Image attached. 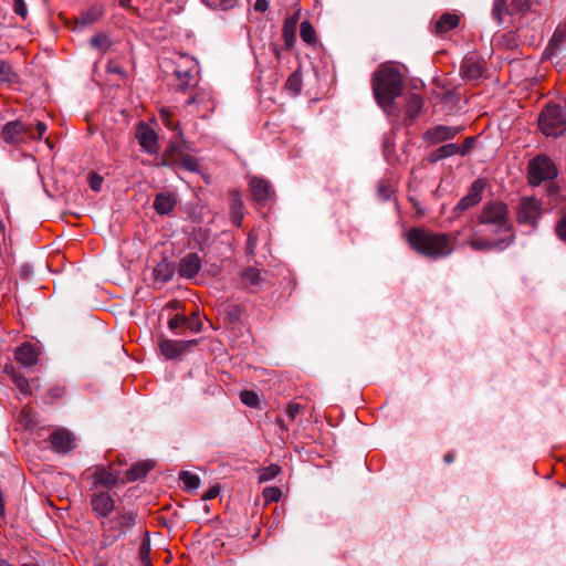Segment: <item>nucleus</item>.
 Segmentation results:
<instances>
[{
	"label": "nucleus",
	"instance_id": "54",
	"mask_svg": "<svg viewBox=\"0 0 566 566\" xmlns=\"http://www.w3.org/2000/svg\"><path fill=\"white\" fill-rule=\"evenodd\" d=\"M65 394V387L54 386L48 391V397L53 401L54 399L61 398Z\"/></svg>",
	"mask_w": 566,
	"mask_h": 566
},
{
	"label": "nucleus",
	"instance_id": "37",
	"mask_svg": "<svg viewBox=\"0 0 566 566\" xmlns=\"http://www.w3.org/2000/svg\"><path fill=\"white\" fill-rule=\"evenodd\" d=\"M175 75L178 80L177 90L178 91H185L188 86H190V83L192 81V73L190 70L186 71H175Z\"/></svg>",
	"mask_w": 566,
	"mask_h": 566
},
{
	"label": "nucleus",
	"instance_id": "55",
	"mask_svg": "<svg viewBox=\"0 0 566 566\" xmlns=\"http://www.w3.org/2000/svg\"><path fill=\"white\" fill-rule=\"evenodd\" d=\"M186 316L176 314L172 318L169 319L168 326L171 331H175L179 326H185Z\"/></svg>",
	"mask_w": 566,
	"mask_h": 566
},
{
	"label": "nucleus",
	"instance_id": "31",
	"mask_svg": "<svg viewBox=\"0 0 566 566\" xmlns=\"http://www.w3.org/2000/svg\"><path fill=\"white\" fill-rule=\"evenodd\" d=\"M151 468L153 465L148 462L135 464L127 471V478L132 481L142 479L151 470Z\"/></svg>",
	"mask_w": 566,
	"mask_h": 566
},
{
	"label": "nucleus",
	"instance_id": "53",
	"mask_svg": "<svg viewBox=\"0 0 566 566\" xmlns=\"http://www.w3.org/2000/svg\"><path fill=\"white\" fill-rule=\"evenodd\" d=\"M286 87L295 94L298 93L301 90L300 78L295 75L290 76L286 82Z\"/></svg>",
	"mask_w": 566,
	"mask_h": 566
},
{
	"label": "nucleus",
	"instance_id": "26",
	"mask_svg": "<svg viewBox=\"0 0 566 566\" xmlns=\"http://www.w3.org/2000/svg\"><path fill=\"white\" fill-rule=\"evenodd\" d=\"M174 112L163 107L159 112V118L163 124L170 130L176 132V138L174 140L184 142V133L178 122L172 120Z\"/></svg>",
	"mask_w": 566,
	"mask_h": 566
},
{
	"label": "nucleus",
	"instance_id": "61",
	"mask_svg": "<svg viewBox=\"0 0 566 566\" xmlns=\"http://www.w3.org/2000/svg\"><path fill=\"white\" fill-rule=\"evenodd\" d=\"M269 7L268 0H256L254 3V9L256 11L264 12Z\"/></svg>",
	"mask_w": 566,
	"mask_h": 566
},
{
	"label": "nucleus",
	"instance_id": "49",
	"mask_svg": "<svg viewBox=\"0 0 566 566\" xmlns=\"http://www.w3.org/2000/svg\"><path fill=\"white\" fill-rule=\"evenodd\" d=\"M103 177L97 174H91L88 178L90 187L94 191H99L103 185Z\"/></svg>",
	"mask_w": 566,
	"mask_h": 566
},
{
	"label": "nucleus",
	"instance_id": "14",
	"mask_svg": "<svg viewBox=\"0 0 566 566\" xmlns=\"http://www.w3.org/2000/svg\"><path fill=\"white\" fill-rule=\"evenodd\" d=\"M136 138L142 149L149 154L155 155L159 150L158 137L156 132L147 124L140 123L136 129Z\"/></svg>",
	"mask_w": 566,
	"mask_h": 566
},
{
	"label": "nucleus",
	"instance_id": "41",
	"mask_svg": "<svg viewBox=\"0 0 566 566\" xmlns=\"http://www.w3.org/2000/svg\"><path fill=\"white\" fill-rule=\"evenodd\" d=\"M280 472H281V469L279 465L271 464V465L264 468L260 472L259 480H260V482L271 481V480L275 479Z\"/></svg>",
	"mask_w": 566,
	"mask_h": 566
},
{
	"label": "nucleus",
	"instance_id": "50",
	"mask_svg": "<svg viewBox=\"0 0 566 566\" xmlns=\"http://www.w3.org/2000/svg\"><path fill=\"white\" fill-rule=\"evenodd\" d=\"M301 412V405L296 402H290L285 408V413L291 420H294Z\"/></svg>",
	"mask_w": 566,
	"mask_h": 566
},
{
	"label": "nucleus",
	"instance_id": "3",
	"mask_svg": "<svg viewBox=\"0 0 566 566\" xmlns=\"http://www.w3.org/2000/svg\"><path fill=\"white\" fill-rule=\"evenodd\" d=\"M137 518L136 511L120 507L116 510L114 515L101 521V547H111L117 541L130 534L137 524Z\"/></svg>",
	"mask_w": 566,
	"mask_h": 566
},
{
	"label": "nucleus",
	"instance_id": "57",
	"mask_svg": "<svg viewBox=\"0 0 566 566\" xmlns=\"http://www.w3.org/2000/svg\"><path fill=\"white\" fill-rule=\"evenodd\" d=\"M46 132V125L42 122H38L35 127L33 128L34 137H32V140H39L43 137V135Z\"/></svg>",
	"mask_w": 566,
	"mask_h": 566
},
{
	"label": "nucleus",
	"instance_id": "64",
	"mask_svg": "<svg viewBox=\"0 0 566 566\" xmlns=\"http://www.w3.org/2000/svg\"><path fill=\"white\" fill-rule=\"evenodd\" d=\"M528 0H513V3H515L520 9H523L527 6Z\"/></svg>",
	"mask_w": 566,
	"mask_h": 566
},
{
	"label": "nucleus",
	"instance_id": "19",
	"mask_svg": "<svg viewBox=\"0 0 566 566\" xmlns=\"http://www.w3.org/2000/svg\"><path fill=\"white\" fill-rule=\"evenodd\" d=\"M201 269V260L197 253H188L179 261L178 273L184 279L195 277Z\"/></svg>",
	"mask_w": 566,
	"mask_h": 566
},
{
	"label": "nucleus",
	"instance_id": "60",
	"mask_svg": "<svg viewBox=\"0 0 566 566\" xmlns=\"http://www.w3.org/2000/svg\"><path fill=\"white\" fill-rule=\"evenodd\" d=\"M409 200H410V202L412 203V207L416 209L417 213H418L419 216H423V214H424V212H426V210H424L423 206H422L418 200H416V199H415V198H412V197H409Z\"/></svg>",
	"mask_w": 566,
	"mask_h": 566
},
{
	"label": "nucleus",
	"instance_id": "22",
	"mask_svg": "<svg viewBox=\"0 0 566 566\" xmlns=\"http://www.w3.org/2000/svg\"><path fill=\"white\" fill-rule=\"evenodd\" d=\"M104 14V7L99 3H94L86 10L82 11L80 17L76 18V27H87L98 21Z\"/></svg>",
	"mask_w": 566,
	"mask_h": 566
},
{
	"label": "nucleus",
	"instance_id": "10",
	"mask_svg": "<svg viewBox=\"0 0 566 566\" xmlns=\"http://www.w3.org/2000/svg\"><path fill=\"white\" fill-rule=\"evenodd\" d=\"M90 505L94 516L103 521L115 511L116 501L108 490H95L90 496Z\"/></svg>",
	"mask_w": 566,
	"mask_h": 566
},
{
	"label": "nucleus",
	"instance_id": "58",
	"mask_svg": "<svg viewBox=\"0 0 566 566\" xmlns=\"http://www.w3.org/2000/svg\"><path fill=\"white\" fill-rule=\"evenodd\" d=\"M378 195L381 199L388 200L392 195V188L389 185L380 184L378 186Z\"/></svg>",
	"mask_w": 566,
	"mask_h": 566
},
{
	"label": "nucleus",
	"instance_id": "29",
	"mask_svg": "<svg viewBox=\"0 0 566 566\" xmlns=\"http://www.w3.org/2000/svg\"><path fill=\"white\" fill-rule=\"evenodd\" d=\"M423 107V99L417 95L412 94L407 102L406 114L410 119H415L419 116L421 109Z\"/></svg>",
	"mask_w": 566,
	"mask_h": 566
},
{
	"label": "nucleus",
	"instance_id": "39",
	"mask_svg": "<svg viewBox=\"0 0 566 566\" xmlns=\"http://www.w3.org/2000/svg\"><path fill=\"white\" fill-rule=\"evenodd\" d=\"M296 25L297 24L293 23V21L287 22L284 20L282 32H283V38H284L285 44L287 46H291L294 42Z\"/></svg>",
	"mask_w": 566,
	"mask_h": 566
},
{
	"label": "nucleus",
	"instance_id": "63",
	"mask_svg": "<svg viewBox=\"0 0 566 566\" xmlns=\"http://www.w3.org/2000/svg\"><path fill=\"white\" fill-rule=\"evenodd\" d=\"M300 10L295 11L292 15L287 17L285 19V21L287 22H291L293 21V23L297 24L298 20H300Z\"/></svg>",
	"mask_w": 566,
	"mask_h": 566
},
{
	"label": "nucleus",
	"instance_id": "48",
	"mask_svg": "<svg viewBox=\"0 0 566 566\" xmlns=\"http://www.w3.org/2000/svg\"><path fill=\"white\" fill-rule=\"evenodd\" d=\"M13 11L21 18H25L28 14L27 6L23 0H12Z\"/></svg>",
	"mask_w": 566,
	"mask_h": 566
},
{
	"label": "nucleus",
	"instance_id": "18",
	"mask_svg": "<svg viewBox=\"0 0 566 566\" xmlns=\"http://www.w3.org/2000/svg\"><path fill=\"white\" fill-rule=\"evenodd\" d=\"M92 486L91 490H101L99 488H104L106 490H111L117 483L118 476L113 473L109 468H97L95 472L91 475Z\"/></svg>",
	"mask_w": 566,
	"mask_h": 566
},
{
	"label": "nucleus",
	"instance_id": "9",
	"mask_svg": "<svg viewBox=\"0 0 566 566\" xmlns=\"http://www.w3.org/2000/svg\"><path fill=\"white\" fill-rule=\"evenodd\" d=\"M543 213L542 202L535 197H523L516 208L517 221L535 228Z\"/></svg>",
	"mask_w": 566,
	"mask_h": 566
},
{
	"label": "nucleus",
	"instance_id": "62",
	"mask_svg": "<svg viewBox=\"0 0 566 566\" xmlns=\"http://www.w3.org/2000/svg\"><path fill=\"white\" fill-rule=\"evenodd\" d=\"M107 72L108 73H116V74H120L122 73V70L118 65L114 64V63H108L107 64Z\"/></svg>",
	"mask_w": 566,
	"mask_h": 566
},
{
	"label": "nucleus",
	"instance_id": "32",
	"mask_svg": "<svg viewBox=\"0 0 566 566\" xmlns=\"http://www.w3.org/2000/svg\"><path fill=\"white\" fill-rule=\"evenodd\" d=\"M242 282L244 285L255 286L262 281L260 270L256 268H248L242 273Z\"/></svg>",
	"mask_w": 566,
	"mask_h": 566
},
{
	"label": "nucleus",
	"instance_id": "23",
	"mask_svg": "<svg viewBox=\"0 0 566 566\" xmlns=\"http://www.w3.org/2000/svg\"><path fill=\"white\" fill-rule=\"evenodd\" d=\"M175 274V266L171 262L163 260L154 269L153 275L156 282L161 284L170 281Z\"/></svg>",
	"mask_w": 566,
	"mask_h": 566
},
{
	"label": "nucleus",
	"instance_id": "42",
	"mask_svg": "<svg viewBox=\"0 0 566 566\" xmlns=\"http://www.w3.org/2000/svg\"><path fill=\"white\" fill-rule=\"evenodd\" d=\"M506 11L505 0H494L492 8L493 19L501 24L503 22V13Z\"/></svg>",
	"mask_w": 566,
	"mask_h": 566
},
{
	"label": "nucleus",
	"instance_id": "30",
	"mask_svg": "<svg viewBox=\"0 0 566 566\" xmlns=\"http://www.w3.org/2000/svg\"><path fill=\"white\" fill-rule=\"evenodd\" d=\"M179 480L182 482L184 489L188 492L196 491L200 485L199 476L189 471H181Z\"/></svg>",
	"mask_w": 566,
	"mask_h": 566
},
{
	"label": "nucleus",
	"instance_id": "21",
	"mask_svg": "<svg viewBox=\"0 0 566 566\" xmlns=\"http://www.w3.org/2000/svg\"><path fill=\"white\" fill-rule=\"evenodd\" d=\"M506 239H502L496 237L493 240L484 239V238H475L468 242V244L475 251H490L493 249L503 250L510 245Z\"/></svg>",
	"mask_w": 566,
	"mask_h": 566
},
{
	"label": "nucleus",
	"instance_id": "43",
	"mask_svg": "<svg viewBox=\"0 0 566 566\" xmlns=\"http://www.w3.org/2000/svg\"><path fill=\"white\" fill-rule=\"evenodd\" d=\"M185 326L192 333H199L202 328V323L199 317V313L195 312L189 317H186Z\"/></svg>",
	"mask_w": 566,
	"mask_h": 566
},
{
	"label": "nucleus",
	"instance_id": "38",
	"mask_svg": "<svg viewBox=\"0 0 566 566\" xmlns=\"http://www.w3.org/2000/svg\"><path fill=\"white\" fill-rule=\"evenodd\" d=\"M90 43H91L92 48H94L96 50H101V51H106L111 45L109 38L103 32L97 33L94 36H92Z\"/></svg>",
	"mask_w": 566,
	"mask_h": 566
},
{
	"label": "nucleus",
	"instance_id": "20",
	"mask_svg": "<svg viewBox=\"0 0 566 566\" xmlns=\"http://www.w3.org/2000/svg\"><path fill=\"white\" fill-rule=\"evenodd\" d=\"M40 349L31 343L21 344L15 350V359L24 367H31L39 360Z\"/></svg>",
	"mask_w": 566,
	"mask_h": 566
},
{
	"label": "nucleus",
	"instance_id": "25",
	"mask_svg": "<svg viewBox=\"0 0 566 566\" xmlns=\"http://www.w3.org/2000/svg\"><path fill=\"white\" fill-rule=\"evenodd\" d=\"M6 371L10 376L11 381L18 388L19 392L23 396L31 395V386L27 377L22 374L17 373V370L12 366H7Z\"/></svg>",
	"mask_w": 566,
	"mask_h": 566
},
{
	"label": "nucleus",
	"instance_id": "17",
	"mask_svg": "<svg viewBox=\"0 0 566 566\" xmlns=\"http://www.w3.org/2000/svg\"><path fill=\"white\" fill-rule=\"evenodd\" d=\"M197 344V340H174L163 339L159 342V349L161 355L167 359H174L184 354L190 346Z\"/></svg>",
	"mask_w": 566,
	"mask_h": 566
},
{
	"label": "nucleus",
	"instance_id": "44",
	"mask_svg": "<svg viewBox=\"0 0 566 566\" xmlns=\"http://www.w3.org/2000/svg\"><path fill=\"white\" fill-rule=\"evenodd\" d=\"M15 74L11 65L4 61H0V82H12Z\"/></svg>",
	"mask_w": 566,
	"mask_h": 566
},
{
	"label": "nucleus",
	"instance_id": "13",
	"mask_svg": "<svg viewBox=\"0 0 566 566\" xmlns=\"http://www.w3.org/2000/svg\"><path fill=\"white\" fill-rule=\"evenodd\" d=\"M250 191L253 200L261 206H268L274 202L275 192L273 187L263 178L252 177L250 180Z\"/></svg>",
	"mask_w": 566,
	"mask_h": 566
},
{
	"label": "nucleus",
	"instance_id": "12",
	"mask_svg": "<svg viewBox=\"0 0 566 566\" xmlns=\"http://www.w3.org/2000/svg\"><path fill=\"white\" fill-rule=\"evenodd\" d=\"M187 106H195L199 117L206 118L216 108V101L212 92L206 88H198L192 96L186 101Z\"/></svg>",
	"mask_w": 566,
	"mask_h": 566
},
{
	"label": "nucleus",
	"instance_id": "2",
	"mask_svg": "<svg viewBox=\"0 0 566 566\" xmlns=\"http://www.w3.org/2000/svg\"><path fill=\"white\" fill-rule=\"evenodd\" d=\"M403 75L392 63L381 64L371 77V88L377 104L390 114L394 102L402 93Z\"/></svg>",
	"mask_w": 566,
	"mask_h": 566
},
{
	"label": "nucleus",
	"instance_id": "5",
	"mask_svg": "<svg viewBox=\"0 0 566 566\" xmlns=\"http://www.w3.org/2000/svg\"><path fill=\"white\" fill-rule=\"evenodd\" d=\"M184 144L185 140H170L167 149L161 156V165L177 169H185L190 172L198 171L199 165L197 158L182 150Z\"/></svg>",
	"mask_w": 566,
	"mask_h": 566
},
{
	"label": "nucleus",
	"instance_id": "11",
	"mask_svg": "<svg viewBox=\"0 0 566 566\" xmlns=\"http://www.w3.org/2000/svg\"><path fill=\"white\" fill-rule=\"evenodd\" d=\"M460 74L467 82L479 83L486 77L484 60L475 54L465 55L461 63Z\"/></svg>",
	"mask_w": 566,
	"mask_h": 566
},
{
	"label": "nucleus",
	"instance_id": "7",
	"mask_svg": "<svg viewBox=\"0 0 566 566\" xmlns=\"http://www.w3.org/2000/svg\"><path fill=\"white\" fill-rule=\"evenodd\" d=\"M557 168L546 155H538L528 164V181L532 186H538L545 180L557 177Z\"/></svg>",
	"mask_w": 566,
	"mask_h": 566
},
{
	"label": "nucleus",
	"instance_id": "51",
	"mask_svg": "<svg viewBox=\"0 0 566 566\" xmlns=\"http://www.w3.org/2000/svg\"><path fill=\"white\" fill-rule=\"evenodd\" d=\"M263 495L268 501L276 502L281 496V491L277 488H265Z\"/></svg>",
	"mask_w": 566,
	"mask_h": 566
},
{
	"label": "nucleus",
	"instance_id": "36",
	"mask_svg": "<svg viewBox=\"0 0 566 566\" xmlns=\"http://www.w3.org/2000/svg\"><path fill=\"white\" fill-rule=\"evenodd\" d=\"M139 557L140 562L144 566H153L150 560V539L148 532L145 534V538L143 539L139 547Z\"/></svg>",
	"mask_w": 566,
	"mask_h": 566
},
{
	"label": "nucleus",
	"instance_id": "8",
	"mask_svg": "<svg viewBox=\"0 0 566 566\" xmlns=\"http://www.w3.org/2000/svg\"><path fill=\"white\" fill-rule=\"evenodd\" d=\"M32 137H34L32 125L24 124L20 119L8 122L1 130L2 140L10 145L27 144Z\"/></svg>",
	"mask_w": 566,
	"mask_h": 566
},
{
	"label": "nucleus",
	"instance_id": "34",
	"mask_svg": "<svg viewBox=\"0 0 566 566\" xmlns=\"http://www.w3.org/2000/svg\"><path fill=\"white\" fill-rule=\"evenodd\" d=\"M231 210H232V222L235 226L240 227L242 219H243V214H244V211H243L244 208H243V203H242L241 199L239 198V196H235L232 198Z\"/></svg>",
	"mask_w": 566,
	"mask_h": 566
},
{
	"label": "nucleus",
	"instance_id": "59",
	"mask_svg": "<svg viewBox=\"0 0 566 566\" xmlns=\"http://www.w3.org/2000/svg\"><path fill=\"white\" fill-rule=\"evenodd\" d=\"M219 493H220V486L213 485L203 493L202 500L208 501V500L216 499L219 495Z\"/></svg>",
	"mask_w": 566,
	"mask_h": 566
},
{
	"label": "nucleus",
	"instance_id": "15",
	"mask_svg": "<svg viewBox=\"0 0 566 566\" xmlns=\"http://www.w3.org/2000/svg\"><path fill=\"white\" fill-rule=\"evenodd\" d=\"M51 446L57 453H67L75 448L76 439L74 434L66 429H56L50 436Z\"/></svg>",
	"mask_w": 566,
	"mask_h": 566
},
{
	"label": "nucleus",
	"instance_id": "4",
	"mask_svg": "<svg viewBox=\"0 0 566 566\" xmlns=\"http://www.w3.org/2000/svg\"><path fill=\"white\" fill-rule=\"evenodd\" d=\"M479 220L484 227L483 232L492 233L512 242V224L509 219V210L505 203L493 202L485 205Z\"/></svg>",
	"mask_w": 566,
	"mask_h": 566
},
{
	"label": "nucleus",
	"instance_id": "47",
	"mask_svg": "<svg viewBox=\"0 0 566 566\" xmlns=\"http://www.w3.org/2000/svg\"><path fill=\"white\" fill-rule=\"evenodd\" d=\"M473 206H475L473 201L465 195L455 206L454 213L458 216Z\"/></svg>",
	"mask_w": 566,
	"mask_h": 566
},
{
	"label": "nucleus",
	"instance_id": "16",
	"mask_svg": "<svg viewBox=\"0 0 566 566\" xmlns=\"http://www.w3.org/2000/svg\"><path fill=\"white\" fill-rule=\"evenodd\" d=\"M460 132V128L446 125H437L427 129L423 134V140L430 145L443 143L454 138Z\"/></svg>",
	"mask_w": 566,
	"mask_h": 566
},
{
	"label": "nucleus",
	"instance_id": "52",
	"mask_svg": "<svg viewBox=\"0 0 566 566\" xmlns=\"http://www.w3.org/2000/svg\"><path fill=\"white\" fill-rule=\"evenodd\" d=\"M474 138L473 137H467L462 145H458V154L461 155V156H464L469 153V150L472 148V145L474 143Z\"/></svg>",
	"mask_w": 566,
	"mask_h": 566
},
{
	"label": "nucleus",
	"instance_id": "24",
	"mask_svg": "<svg viewBox=\"0 0 566 566\" xmlns=\"http://www.w3.org/2000/svg\"><path fill=\"white\" fill-rule=\"evenodd\" d=\"M176 206V200L172 195L167 192L158 193L154 201V208L158 214L170 213Z\"/></svg>",
	"mask_w": 566,
	"mask_h": 566
},
{
	"label": "nucleus",
	"instance_id": "33",
	"mask_svg": "<svg viewBox=\"0 0 566 566\" xmlns=\"http://www.w3.org/2000/svg\"><path fill=\"white\" fill-rule=\"evenodd\" d=\"M301 39L307 44H314L316 42V32L310 21H303L300 25Z\"/></svg>",
	"mask_w": 566,
	"mask_h": 566
},
{
	"label": "nucleus",
	"instance_id": "6",
	"mask_svg": "<svg viewBox=\"0 0 566 566\" xmlns=\"http://www.w3.org/2000/svg\"><path fill=\"white\" fill-rule=\"evenodd\" d=\"M538 127L546 136L562 135L566 130V111L558 104L547 105L539 115Z\"/></svg>",
	"mask_w": 566,
	"mask_h": 566
},
{
	"label": "nucleus",
	"instance_id": "27",
	"mask_svg": "<svg viewBox=\"0 0 566 566\" xmlns=\"http://www.w3.org/2000/svg\"><path fill=\"white\" fill-rule=\"evenodd\" d=\"M459 24V17L453 13H444L439 20L436 22V32L439 34H443Z\"/></svg>",
	"mask_w": 566,
	"mask_h": 566
},
{
	"label": "nucleus",
	"instance_id": "35",
	"mask_svg": "<svg viewBox=\"0 0 566 566\" xmlns=\"http://www.w3.org/2000/svg\"><path fill=\"white\" fill-rule=\"evenodd\" d=\"M484 187L485 184L482 179H476L471 185L467 196L473 201L474 205H478L481 201Z\"/></svg>",
	"mask_w": 566,
	"mask_h": 566
},
{
	"label": "nucleus",
	"instance_id": "40",
	"mask_svg": "<svg viewBox=\"0 0 566 566\" xmlns=\"http://www.w3.org/2000/svg\"><path fill=\"white\" fill-rule=\"evenodd\" d=\"M210 9L229 10L233 8L237 0H201Z\"/></svg>",
	"mask_w": 566,
	"mask_h": 566
},
{
	"label": "nucleus",
	"instance_id": "46",
	"mask_svg": "<svg viewBox=\"0 0 566 566\" xmlns=\"http://www.w3.org/2000/svg\"><path fill=\"white\" fill-rule=\"evenodd\" d=\"M258 242H259L258 233L254 230L250 231V233L248 234V239H247V254L248 255H250V256L254 255V251L256 249Z\"/></svg>",
	"mask_w": 566,
	"mask_h": 566
},
{
	"label": "nucleus",
	"instance_id": "56",
	"mask_svg": "<svg viewBox=\"0 0 566 566\" xmlns=\"http://www.w3.org/2000/svg\"><path fill=\"white\" fill-rule=\"evenodd\" d=\"M556 232H557L559 239L563 240L564 242H566V213L559 220V222L556 227Z\"/></svg>",
	"mask_w": 566,
	"mask_h": 566
},
{
	"label": "nucleus",
	"instance_id": "1",
	"mask_svg": "<svg viewBox=\"0 0 566 566\" xmlns=\"http://www.w3.org/2000/svg\"><path fill=\"white\" fill-rule=\"evenodd\" d=\"M406 240L416 252L431 260L450 255L455 245V237L418 227L408 230Z\"/></svg>",
	"mask_w": 566,
	"mask_h": 566
},
{
	"label": "nucleus",
	"instance_id": "28",
	"mask_svg": "<svg viewBox=\"0 0 566 566\" xmlns=\"http://www.w3.org/2000/svg\"><path fill=\"white\" fill-rule=\"evenodd\" d=\"M458 145L450 143L446 144L439 148H437L434 151L431 153L429 159L431 163L439 161L441 159L451 157L453 155H458Z\"/></svg>",
	"mask_w": 566,
	"mask_h": 566
},
{
	"label": "nucleus",
	"instance_id": "45",
	"mask_svg": "<svg viewBox=\"0 0 566 566\" xmlns=\"http://www.w3.org/2000/svg\"><path fill=\"white\" fill-rule=\"evenodd\" d=\"M241 401L249 407H256L259 405V397L252 390H243L240 394Z\"/></svg>",
	"mask_w": 566,
	"mask_h": 566
}]
</instances>
